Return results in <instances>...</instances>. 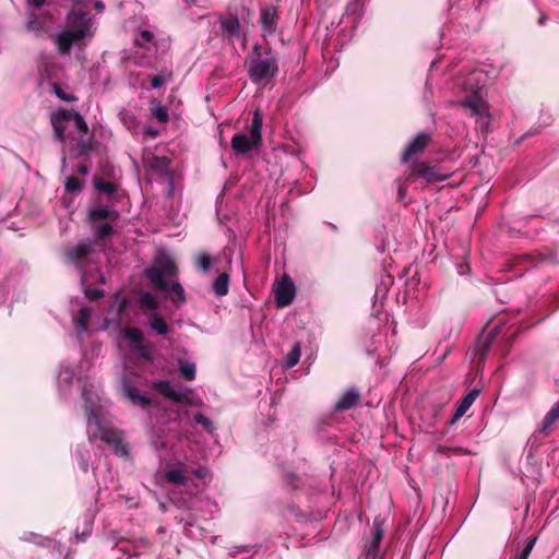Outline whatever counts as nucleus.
<instances>
[{
  "mask_svg": "<svg viewBox=\"0 0 559 559\" xmlns=\"http://www.w3.org/2000/svg\"><path fill=\"white\" fill-rule=\"evenodd\" d=\"M82 395L85 400V409L87 414V436L90 441L100 440L115 448V452L121 456H128V450L122 443L121 432L112 430L105 418L103 406L94 401L86 388Z\"/></svg>",
  "mask_w": 559,
  "mask_h": 559,
  "instance_id": "obj_1",
  "label": "nucleus"
},
{
  "mask_svg": "<svg viewBox=\"0 0 559 559\" xmlns=\"http://www.w3.org/2000/svg\"><path fill=\"white\" fill-rule=\"evenodd\" d=\"M464 91L466 93L462 105L468 108L473 116L477 118L483 130H487L490 121V114L484 97L485 91V74L481 71L475 70L469 73L464 82Z\"/></svg>",
  "mask_w": 559,
  "mask_h": 559,
  "instance_id": "obj_2",
  "label": "nucleus"
},
{
  "mask_svg": "<svg viewBox=\"0 0 559 559\" xmlns=\"http://www.w3.org/2000/svg\"><path fill=\"white\" fill-rule=\"evenodd\" d=\"M51 123L55 135L61 141H66V131L73 129L78 136L73 138L81 152L85 153L90 147L88 127L84 118L75 111L59 109L51 115Z\"/></svg>",
  "mask_w": 559,
  "mask_h": 559,
  "instance_id": "obj_3",
  "label": "nucleus"
},
{
  "mask_svg": "<svg viewBox=\"0 0 559 559\" xmlns=\"http://www.w3.org/2000/svg\"><path fill=\"white\" fill-rule=\"evenodd\" d=\"M92 35V20L87 13L72 10L67 17V29L52 35L59 53H68L73 43Z\"/></svg>",
  "mask_w": 559,
  "mask_h": 559,
  "instance_id": "obj_4",
  "label": "nucleus"
},
{
  "mask_svg": "<svg viewBox=\"0 0 559 559\" xmlns=\"http://www.w3.org/2000/svg\"><path fill=\"white\" fill-rule=\"evenodd\" d=\"M92 252V247L90 243L80 242L78 246L72 248L67 257L68 260L73 263L81 272V283L84 287L85 296L88 299H96L103 295V292L99 289H91L88 285L97 280L100 283L105 282L103 275L94 276L84 271L83 265L85 261H90V254Z\"/></svg>",
  "mask_w": 559,
  "mask_h": 559,
  "instance_id": "obj_5",
  "label": "nucleus"
},
{
  "mask_svg": "<svg viewBox=\"0 0 559 559\" xmlns=\"http://www.w3.org/2000/svg\"><path fill=\"white\" fill-rule=\"evenodd\" d=\"M262 117L259 110L253 114L252 123L248 129V134L237 133L231 139V147L239 154L248 153L249 151L257 148L262 142Z\"/></svg>",
  "mask_w": 559,
  "mask_h": 559,
  "instance_id": "obj_6",
  "label": "nucleus"
},
{
  "mask_svg": "<svg viewBox=\"0 0 559 559\" xmlns=\"http://www.w3.org/2000/svg\"><path fill=\"white\" fill-rule=\"evenodd\" d=\"M276 59L271 55L252 57L248 72L254 83L273 78L277 73Z\"/></svg>",
  "mask_w": 559,
  "mask_h": 559,
  "instance_id": "obj_7",
  "label": "nucleus"
},
{
  "mask_svg": "<svg viewBox=\"0 0 559 559\" xmlns=\"http://www.w3.org/2000/svg\"><path fill=\"white\" fill-rule=\"evenodd\" d=\"M144 273L154 288L166 292L168 285L165 280L176 274V266L171 260L165 258L156 261Z\"/></svg>",
  "mask_w": 559,
  "mask_h": 559,
  "instance_id": "obj_8",
  "label": "nucleus"
},
{
  "mask_svg": "<svg viewBox=\"0 0 559 559\" xmlns=\"http://www.w3.org/2000/svg\"><path fill=\"white\" fill-rule=\"evenodd\" d=\"M417 178L424 179L427 183H435L450 178V173L441 170V168L436 165L420 162L411 166L406 180L416 181Z\"/></svg>",
  "mask_w": 559,
  "mask_h": 559,
  "instance_id": "obj_9",
  "label": "nucleus"
},
{
  "mask_svg": "<svg viewBox=\"0 0 559 559\" xmlns=\"http://www.w3.org/2000/svg\"><path fill=\"white\" fill-rule=\"evenodd\" d=\"M123 338L130 344L131 349L145 360L152 358L154 347L144 341L141 330L135 328H124L122 330Z\"/></svg>",
  "mask_w": 559,
  "mask_h": 559,
  "instance_id": "obj_10",
  "label": "nucleus"
},
{
  "mask_svg": "<svg viewBox=\"0 0 559 559\" xmlns=\"http://www.w3.org/2000/svg\"><path fill=\"white\" fill-rule=\"evenodd\" d=\"M296 294L295 284L288 275H283L275 287V300L278 307L289 306Z\"/></svg>",
  "mask_w": 559,
  "mask_h": 559,
  "instance_id": "obj_11",
  "label": "nucleus"
},
{
  "mask_svg": "<svg viewBox=\"0 0 559 559\" xmlns=\"http://www.w3.org/2000/svg\"><path fill=\"white\" fill-rule=\"evenodd\" d=\"M190 474L191 471L185 463L171 462L166 466L164 478L175 486H185L189 480Z\"/></svg>",
  "mask_w": 559,
  "mask_h": 559,
  "instance_id": "obj_12",
  "label": "nucleus"
},
{
  "mask_svg": "<svg viewBox=\"0 0 559 559\" xmlns=\"http://www.w3.org/2000/svg\"><path fill=\"white\" fill-rule=\"evenodd\" d=\"M126 307H127L126 298L120 295H117L115 297V300H114L111 307H110V312L115 313V317L105 318L99 330L106 331L107 329H109L111 322H115V324L120 325L123 322L124 317H126Z\"/></svg>",
  "mask_w": 559,
  "mask_h": 559,
  "instance_id": "obj_13",
  "label": "nucleus"
},
{
  "mask_svg": "<svg viewBox=\"0 0 559 559\" xmlns=\"http://www.w3.org/2000/svg\"><path fill=\"white\" fill-rule=\"evenodd\" d=\"M430 142V135L428 133L421 132L417 134L412 142L406 146L402 160L404 163L411 160L413 157L421 154Z\"/></svg>",
  "mask_w": 559,
  "mask_h": 559,
  "instance_id": "obj_14",
  "label": "nucleus"
},
{
  "mask_svg": "<svg viewBox=\"0 0 559 559\" xmlns=\"http://www.w3.org/2000/svg\"><path fill=\"white\" fill-rule=\"evenodd\" d=\"M153 388L165 397L175 402L188 401V392L181 388L174 386L169 381H156L153 383Z\"/></svg>",
  "mask_w": 559,
  "mask_h": 559,
  "instance_id": "obj_15",
  "label": "nucleus"
},
{
  "mask_svg": "<svg viewBox=\"0 0 559 559\" xmlns=\"http://www.w3.org/2000/svg\"><path fill=\"white\" fill-rule=\"evenodd\" d=\"M260 20L264 34H272L275 31L277 22L276 9L273 7L263 8L261 10Z\"/></svg>",
  "mask_w": 559,
  "mask_h": 559,
  "instance_id": "obj_16",
  "label": "nucleus"
},
{
  "mask_svg": "<svg viewBox=\"0 0 559 559\" xmlns=\"http://www.w3.org/2000/svg\"><path fill=\"white\" fill-rule=\"evenodd\" d=\"M121 390L123 394L134 404L142 407L147 406L151 403V400L142 394L138 389L131 386L127 383L126 380H123L121 384Z\"/></svg>",
  "mask_w": 559,
  "mask_h": 559,
  "instance_id": "obj_17",
  "label": "nucleus"
},
{
  "mask_svg": "<svg viewBox=\"0 0 559 559\" xmlns=\"http://www.w3.org/2000/svg\"><path fill=\"white\" fill-rule=\"evenodd\" d=\"M477 395H478V391L472 390L460 401V403L454 412V415L452 417V423H455L456 420H459L461 417H463L466 414V412L469 409V407L475 402Z\"/></svg>",
  "mask_w": 559,
  "mask_h": 559,
  "instance_id": "obj_18",
  "label": "nucleus"
},
{
  "mask_svg": "<svg viewBox=\"0 0 559 559\" xmlns=\"http://www.w3.org/2000/svg\"><path fill=\"white\" fill-rule=\"evenodd\" d=\"M117 217V212L115 210L109 209L108 206H97L88 211V218L93 223H96V221L102 219L115 221Z\"/></svg>",
  "mask_w": 559,
  "mask_h": 559,
  "instance_id": "obj_19",
  "label": "nucleus"
},
{
  "mask_svg": "<svg viewBox=\"0 0 559 559\" xmlns=\"http://www.w3.org/2000/svg\"><path fill=\"white\" fill-rule=\"evenodd\" d=\"M359 394L355 389H349L336 401L335 407L341 411L352 408L358 402Z\"/></svg>",
  "mask_w": 559,
  "mask_h": 559,
  "instance_id": "obj_20",
  "label": "nucleus"
},
{
  "mask_svg": "<svg viewBox=\"0 0 559 559\" xmlns=\"http://www.w3.org/2000/svg\"><path fill=\"white\" fill-rule=\"evenodd\" d=\"M92 311L87 307H82L79 311L78 317L75 318V328L79 335H83L87 332L88 321L91 319Z\"/></svg>",
  "mask_w": 559,
  "mask_h": 559,
  "instance_id": "obj_21",
  "label": "nucleus"
},
{
  "mask_svg": "<svg viewBox=\"0 0 559 559\" xmlns=\"http://www.w3.org/2000/svg\"><path fill=\"white\" fill-rule=\"evenodd\" d=\"M148 323L150 328L159 335H165L169 331L166 321L156 312L150 316Z\"/></svg>",
  "mask_w": 559,
  "mask_h": 559,
  "instance_id": "obj_22",
  "label": "nucleus"
},
{
  "mask_svg": "<svg viewBox=\"0 0 559 559\" xmlns=\"http://www.w3.org/2000/svg\"><path fill=\"white\" fill-rule=\"evenodd\" d=\"M213 289L217 296H225L229 289V275L227 273L219 274L213 284Z\"/></svg>",
  "mask_w": 559,
  "mask_h": 559,
  "instance_id": "obj_23",
  "label": "nucleus"
},
{
  "mask_svg": "<svg viewBox=\"0 0 559 559\" xmlns=\"http://www.w3.org/2000/svg\"><path fill=\"white\" fill-rule=\"evenodd\" d=\"M179 370L181 376L191 381L195 378V364L188 359H179L178 361Z\"/></svg>",
  "mask_w": 559,
  "mask_h": 559,
  "instance_id": "obj_24",
  "label": "nucleus"
},
{
  "mask_svg": "<svg viewBox=\"0 0 559 559\" xmlns=\"http://www.w3.org/2000/svg\"><path fill=\"white\" fill-rule=\"evenodd\" d=\"M558 418H559V401L546 414L539 431L546 432Z\"/></svg>",
  "mask_w": 559,
  "mask_h": 559,
  "instance_id": "obj_25",
  "label": "nucleus"
},
{
  "mask_svg": "<svg viewBox=\"0 0 559 559\" xmlns=\"http://www.w3.org/2000/svg\"><path fill=\"white\" fill-rule=\"evenodd\" d=\"M558 418H559V401L546 414L539 431L546 432Z\"/></svg>",
  "mask_w": 559,
  "mask_h": 559,
  "instance_id": "obj_26",
  "label": "nucleus"
},
{
  "mask_svg": "<svg viewBox=\"0 0 559 559\" xmlns=\"http://www.w3.org/2000/svg\"><path fill=\"white\" fill-rule=\"evenodd\" d=\"M151 110L153 116L159 121V122H167L168 121V112L167 109L158 102H152L151 104Z\"/></svg>",
  "mask_w": 559,
  "mask_h": 559,
  "instance_id": "obj_27",
  "label": "nucleus"
},
{
  "mask_svg": "<svg viewBox=\"0 0 559 559\" xmlns=\"http://www.w3.org/2000/svg\"><path fill=\"white\" fill-rule=\"evenodd\" d=\"M382 538H383V530L377 522H374L373 523V536H372V540L368 548V555L371 551H376L378 549Z\"/></svg>",
  "mask_w": 559,
  "mask_h": 559,
  "instance_id": "obj_28",
  "label": "nucleus"
},
{
  "mask_svg": "<svg viewBox=\"0 0 559 559\" xmlns=\"http://www.w3.org/2000/svg\"><path fill=\"white\" fill-rule=\"evenodd\" d=\"M140 306L148 310H156L158 307L157 299L150 293H142L139 297Z\"/></svg>",
  "mask_w": 559,
  "mask_h": 559,
  "instance_id": "obj_29",
  "label": "nucleus"
},
{
  "mask_svg": "<svg viewBox=\"0 0 559 559\" xmlns=\"http://www.w3.org/2000/svg\"><path fill=\"white\" fill-rule=\"evenodd\" d=\"M222 28L230 35H236L239 31V21L235 16H230L222 21Z\"/></svg>",
  "mask_w": 559,
  "mask_h": 559,
  "instance_id": "obj_30",
  "label": "nucleus"
},
{
  "mask_svg": "<svg viewBox=\"0 0 559 559\" xmlns=\"http://www.w3.org/2000/svg\"><path fill=\"white\" fill-rule=\"evenodd\" d=\"M173 295L170 296L171 299L176 302H183L185 297V290L182 286L178 282L171 283V285L168 287V289Z\"/></svg>",
  "mask_w": 559,
  "mask_h": 559,
  "instance_id": "obj_31",
  "label": "nucleus"
},
{
  "mask_svg": "<svg viewBox=\"0 0 559 559\" xmlns=\"http://www.w3.org/2000/svg\"><path fill=\"white\" fill-rule=\"evenodd\" d=\"M300 359V345L296 344L286 356V366L288 368L295 367Z\"/></svg>",
  "mask_w": 559,
  "mask_h": 559,
  "instance_id": "obj_32",
  "label": "nucleus"
},
{
  "mask_svg": "<svg viewBox=\"0 0 559 559\" xmlns=\"http://www.w3.org/2000/svg\"><path fill=\"white\" fill-rule=\"evenodd\" d=\"M52 92L55 95L64 102H75L76 97L73 94L67 93L58 83L52 84Z\"/></svg>",
  "mask_w": 559,
  "mask_h": 559,
  "instance_id": "obj_33",
  "label": "nucleus"
},
{
  "mask_svg": "<svg viewBox=\"0 0 559 559\" xmlns=\"http://www.w3.org/2000/svg\"><path fill=\"white\" fill-rule=\"evenodd\" d=\"M94 230L97 237L104 238L111 234L112 227L109 223H94Z\"/></svg>",
  "mask_w": 559,
  "mask_h": 559,
  "instance_id": "obj_34",
  "label": "nucleus"
},
{
  "mask_svg": "<svg viewBox=\"0 0 559 559\" xmlns=\"http://www.w3.org/2000/svg\"><path fill=\"white\" fill-rule=\"evenodd\" d=\"M95 188L107 194H112L116 191V185L112 182H103L99 179L95 180Z\"/></svg>",
  "mask_w": 559,
  "mask_h": 559,
  "instance_id": "obj_35",
  "label": "nucleus"
},
{
  "mask_svg": "<svg viewBox=\"0 0 559 559\" xmlns=\"http://www.w3.org/2000/svg\"><path fill=\"white\" fill-rule=\"evenodd\" d=\"M66 190L68 192H78L81 190V182L75 177H68L66 180Z\"/></svg>",
  "mask_w": 559,
  "mask_h": 559,
  "instance_id": "obj_36",
  "label": "nucleus"
},
{
  "mask_svg": "<svg viewBox=\"0 0 559 559\" xmlns=\"http://www.w3.org/2000/svg\"><path fill=\"white\" fill-rule=\"evenodd\" d=\"M26 27L28 31H31L35 34H39L43 31L40 23L37 21V17L33 13L29 15V20H28Z\"/></svg>",
  "mask_w": 559,
  "mask_h": 559,
  "instance_id": "obj_37",
  "label": "nucleus"
},
{
  "mask_svg": "<svg viewBox=\"0 0 559 559\" xmlns=\"http://www.w3.org/2000/svg\"><path fill=\"white\" fill-rule=\"evenodd\" d=\"M197 262L199 267L205 272L209 271L212 266V258L209 254L199 255Z\"/></svg>",
  "mask_w": 559,
  "mask_h": 559,
  "instance_id": "obj_38",
  "label": "nucleus"
},
{
  "mask_svg": "<svg viewBox=\"0 0 559 559\" xmlns=\"http://www.w3.org/2000/svg\"><path fill=\"white\" fill-rule=\"evenodd\" d=\"M535 543H536V537L531 538L527 542V544L525 545V547L523 548V550L521 551V554L515 559H527L528 556L531 555V551H532Z\"/></svg>",
  "mask_w": 559,
  "mask_h": 559,
  "instance_id": "obj_39",
  "label": "nucleus"
},
{
  "mask_svg": "<svg viewBox=\"0 0 559 559\" xmlns=\"http://www.w3.org/2000/svg\"><path fill=\"white\" fill-rule=\"evenodd\" d=\"M194 418L195 421L202 425L205 429H211L212 421L206 416L203 414H197Z\"/></svg>",
  "mask_w": 559,
  "mask_h": 559,
  "instance_id": "obj_40",
  "label": "nucleus"
},
{
  "mask_svg": "<svg viewBox=\"0 0 559 559\" xmlns=\"http://www.w3.org/2000/svg\"><path fill=\"white\" fill-rule=\"evenodd\" d=\"M73 377V371L69 368H62L58 374L60 381H69Z\"/></svg>",
  "mask_w": 559,
  "mask_h": 559,
  "instance_id": "obj_41",
  "label": "nucleus"
},
{
  "mask_svg": "<svg viewBox=\"0 0 559 559\" xmlns=\"http://www.w3.org/2000/svg\"><path fill=\"white\" fill-rule=\"evenodd\" d=\"M166 82V79L163 75H155L151 80V84L153 88H158Z\"/></svg>",
  "mask_w": 559,
  "mask_h": 559,
  "instance_id": "obj_42",
  "label": "nucleus"
},
{
  "mask_svg": "<svg viewBox=\"0 0 559 559\" xmlns=\"http://www.w3.org/2000/svg\"><path fill=\"white\" fill-rule=\"evenodd\" d=\"M193 474L199 478H205L209 475L207 468H199L193 472Z\"/></svg>",
  "mask_w": 559,
  "mask_h": 559,
  "instance_id": "obj_43",
  "label": "nucleus"
},
{
  "mask_svg": "<svg viewBox=\"0 0 559 559\" xmlns=\"http://www.w3.org/2000/svg\"><path fill=\"white\" fill-rule=\"evenodd\" d=\"M141 37L145 40V41H151L152 38H153V35L151 34V32L148 31H143L141 33Z\"/></svg>",
  "mask_w": 559,
  "mask_h": 559,
  "instance_id": "obj_44",
  "label": "nucleus"
},
{
  "mask_svg": "<svg viewBox=\"0 0 559 559\" xmlns=\"http://www.w3.org/2000/svg\"><path fill=\"white\" fill-rule=\"evenodd\" d=\"M31 3L35 7V8H40L44 5L45 3V0H31Z\"/></svg>",
  "mask_w": 559,
  "mask_h": 559,
  "instance_id": "obj_45",
  "label": "nucleus"
},
{
  "mask_svg": "<svg viewBox=\"0 0 559 559\" xmlns=\"http://www.w3.org/2000/svg\"><path fill=\"white\" fill-rule=\"evenodd\" d=\"M95 9L98 11V12H103L104 9H105V5L103 2L100 1H96L95 4H94Z\"/></svg>",
  "mask_w": 559,
  "mask_h": 559,
  "instance_id": "obj_46",
  "label": "nucleus"
},
{
  "mask_svg": "<svg viewBox=\"0 0 559 559\" xmlns=\"http://www.w3.org/2000/svg\"><path fill=\"white\" fill-rule=\"evenodd\" d=\"M88 173V167L86 165H81L79 167V174L86 175Z\"/></svg>",
  "mask_w": 559,
  "mask_h": 559,
  "instance_id": "obj_47",
  "label": "nucleus"
},
{
  "mask_svg": "<svg viewBox=\"0 0 559 559\" xmlns=\"http://www.w3.org/2000/svg\"><path fill=\"white\" fill-rule=\"evenodd\" d=\"M81 466H82L83 471H85V472H86V471H87V468H88V464H87V462H86V461H84V460H82V462H81Z\"/></svg>",
  "mask_w": 559,
  "mask_h": 559,
  "instance_id": "obj_48",
  "label": "nucleus"
},
{
  "mask_svg": "<svg viewBox=\"0 0 559 559\" xmlns=\"http://www.w3.org/2000/svg\"><path fill=\"white\" fill-rule=\"evenodd\" d=\"M147 133H148L150 135H154V136H155V135L157 134V131H156L155 129H148V130H147Z\"/></svg>",
  "mask_w": 559,
  "mask_h": 559,
  "instance_id": "obj_49",
  "label": "nucleus"
},
{
  "mask_svg": "<svg viewBox=\"0 0 559 559\" xmlns=\"http://www.w3.org/2000/svg\"><path fill=\"white\" fill-rule=\"evenodd\" d=\"M399 192H400V198H402V195L404 194L402 187H400Z\"/></svg>",
  "mask_w": 559,
  "mask_h": 559,
  "instance_id": "obj_50",
  "label": "nucleus"
},
{
  "mask_svg": "<svg viewBox=\"0 0 559 559\" xmlns=\"http://www.w3.org/2000/svg\"><path fill=\"white\" fill-rule=\"evenodd\" d=\"M131 119H132V116H129V118H127V119L124 120V123H128V121H130Z\"/></svg>",
  "mask_w": 559,
  "mask_h": 559,
  "instance_id": "obj_51",
  "label": "nucleus"
},
{
  "mask_svg": "<svg viewBox=\"0 0 559 559\" xmlns=\"http://www.w3.org/2000/svg\"><path fill=\"white\" fill-rule=\"evenodd\" d=\"M131 119H132V116H129V118H127V119L124 120V123H128V121H130Z\"/></svg>",
  "mask_w": 559,
  "mask_h": 559,
  "instance_id": "obj_52",
  "label": "nucleus"
},
{
  "mask_svg": "<svg viewBox=\"0 0 559 559\" xmlns=\"http://www.w3.org/2000/svg\"><path fill=\"white\" fill-rule=\"evenodd\" d=\"M131 119H132V116H129V118H127V119L124 120V123H128V121H130Z\"/></svg>",
  "mask_w": 559,
  "mask_h": 559,
  "instance_id": "obj_53",
  "label": "nucleus"
}]
</instances>
